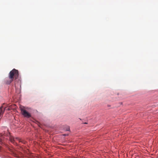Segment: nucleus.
<instances>
[{"label": "nucleus", "mask_w": 158, "mask_h": 158, "mask_svg": "<svg viewBox=\"0 0 158 158\" xmlns=\"http://www.w3.org/2000/svg\"><path fill=\"white\" fill-rule=\"evenodd\" d=\"M8 76L14 80L15 78V80L18 78L19 77L18 71L14 69L10 72Z\"/></svg>", "instance_id": "1"}, {"label": "nucleus", "mask_w": 158, "mask_h": 158, "mask_svg": "<svg viewBox=\"0 0 158 158\" xmlns=\"http://www.w3.org/2000/svg\"><path fill=\"white\" fill-rule=\"evenodd\" d=\"M20 109L21 110L22 114L24 117L29 118L31 116V114L25 110L24 107H20Z\"/></svg>", "instance_id": "2"}, {"label": "nucleus", "mask_w": 158, "mask_h": 158, "mask_svg": "<svg viewBox=\"0 0 158 158\" xmlns=\"http://www.w3.org/2000/svg\"><path fill=\"white\" fill-rule=\"evenodd\" d=\"M14 81V80L10 77L8 76V77H6L4 80V83L6 84L9 85L12 81Z\"/></svg>", "instance_id": "3"}, {"label": "nucleus", "mask_w": 158, "mask_h": 158, "mask_svg": "<svg viewBox=\"0 0 158 158\" xmlns=\"http://www.w3.org/2000/svg\"><path fill=\"white\" fill-rule=\"evenodd\" d=\"M16 140H18L19 142H23V143H25V142H23L22 140H21V139H19V138H15V139H13V138H11L10 139V141L13 143H14V142Z\"/></svg>", "instance_id": "4"}, {"label": "nucleus", "mask_w": 158, "mask_h": 158, "mask_svg": "<svg viewBox=\"0 0 158 158\" xmlns=\"http://www.w3.org/2000/svg\"><path fill=\"white\" fill-rule=\"evenodd\" d=\"M2 106L0 107V117L1 115H2L4 113V111H3L2 109Z\"/></svg>", "instance_id": "5"}, {"label": "nucleus", "mask_w": 158, "mask_h": 158, "mask_svg": "<svg viewBox=\"0 0 158 158\" xmlns=\"http://www.w3.org/2000/svg\"><path fill=\"white\" fill-rule=\"evenodd\" d=\"M69 129H68L67 130V131H69Z\"/></svg>", "instance_id": "6"}, {"label": "nucleus", "mask_w": 158, "mask_h": 158, "mask_svg": "<svg viewBox=\"0 0 158 158\" xmlns=\"http://www.w3.org/2000/svg\"><path fill=\"white\" fill-rule=\"evenodd\" d=\"M7 109H8V110H10V108H8Z\"/></svg>", "instance_id": "7"}, {"label": "nucleus", "mask_w": 158, "mask_h": 158, "mask_svg": "<svg viewBox=\"0 0 158 158\" xmlns=\"http://www.w3.org/2000/svg\"><path fill=\"white\" fill-rule=\"evenodd\" d=\"M84 124H87V123H84Z\"/></svg>", "instance_id": "8"}]
</instances>
